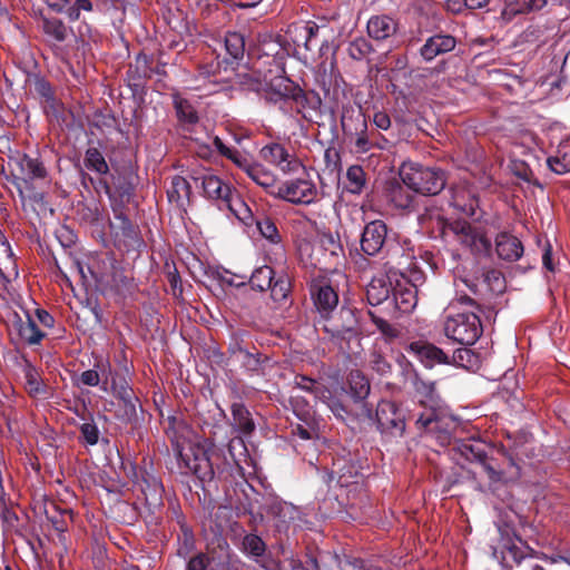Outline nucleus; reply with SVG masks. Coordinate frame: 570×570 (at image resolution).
<instances>
[{"instance_id": "f257e3e1", "label": "nucleus", "mask_w": 570, "mask_h": 570, "mask_svg": "<svg viewBox=\"0 0 570 570\" xmlns=\"http://www.w3.org/2000/svg\"><path fill=\"white\" fill-rule=\"evenodd\" d=\"M265 100L278 106V109L288 117L309 120V111H316L322 100L314 90L305 91L296 82L287 77L272 79L265 89Z\"/></svg>"}, {"instance_id": "f03ea898", "label": "nucleus", "mask_w": 570, "mask_h": 570, "mask_svg": "<svg viewBox=\"0 0 570 570\" xmlns=\"http://www.w3.org/2000/svg\"><path fill=\"white\" fill-rule=\"evenodd\" d=\"M55 323V317L43 308H36L33 314L24 311L23 316L12 312L9 315V334L26 345L35 346L47 336L45 328H52Z\"/></svg>"}, {"instance_id": "7ed1b4c3", "label": "nucleus", "mask_w": 570, "mask_h": 570, "mask_svg": "<svg viewBox=\"0 0 570 570\" xmlns=\"http://www.w3.org/2000/svg\"><path fill=\"white\" fill-rule=\"evenodd\" d=\"M473 296L462 294L458 296V302L462 305L474 307L482 314L485 309H492V299L505 291L504 275L494 268L484 271L481 279L465 281Z\"/></svg>"}, {"instance_id": "20e7f679", "label": "nucleus", "mask_w": 570, "mask_h": 570, "mask_svg": "<svg viewBox=\"0 0 570 570\" xmlns=\"http://www.w3.org/2000/svg\"><path fill=\"white\" fill-rule=\"evenodd\" d=\"M323 321V331L342 351L353 352L352 342H356L360 346L362 331L356 309L342 306L337 312L325 316Z\"/></svg>"}, {"instance_id": "39448f33", "label": "nucleus", "mask_w": 570, "mask_h": 570, "mask_svg": "<svg viewBox=\"0 0 570 570\" xmlns=\"http://www.w3.org/2000/svg\"><path fill=\"white\" fill-rule=\"evenodd\" d=\"M400 177L409 189L423 196L439 195L448 181L443 169L419 163H404L400 169Z\"/></svg>"}, {"instance_id": "423d86ee", "label": "nucleus", "mask_w": 570, "mask_h": 570, "mask_svg": "<svg viewBox=\"0 0 570 570\" xmlns=\"http://www.w3.org/2000/svg\"><path fill=\"white\" fill-rule=\"evenodd\" d=\"M438 229L442 238L452 234L458 243L469 248L474 255H488L491 252V240L466 220L449 222L438 216Z\"/></svg>"}, {"instance_id": "0eeeda50", "label": "nucleus", "mask_w": 570, "mask_h": 570, "mask_svg": "<svg viewBox=\"0 0 570 570\" xmlns=\"http://www.w3.org/2000/svg\"><path fill=\"white\" fill-rule=\"evenodd\" d=\"M17 174H13V185L18 194L24 203L26 199L33 202H41L43 199L42 193H39L35 187V181L45 180L47 178V169L43 163L30 155L23 154L16 160Z\"/></svg>"}, {"instance_id": "6e6552de", "label": "nucleus", "mask_w": 570, "mask_h": 570, "mask_svg": "<svg viewBox=\"0 0 570 570\" xmlns=\"http://www.w3.org/2000/svg\"><path fill=\"white\" fill-rule=\"evenodd\" d=\"M480 313L472 307L471 311L449 315L444 323L445 336L464 346L474 345L483 333Z\"/></svg>"}, {"instance_id": "1a4fd4ad", "label": "nucleus", "mask_w": 570, "mask_h": 570, "mask_svg": "<svg viewBox=\"0 0 570 570\" xmlns=\"http://www.w3.org/2000/svg\"><path fill=\"white\" fill-rule=\"evenodd\" d=\"M341 126L345 138L354 144L356 153L365 154L373 148H383L372 139L373 134H368L367 120L360 106L343 107Z\"/></svg>"}, {"instance_id": "9d476101", "label": "nucleus", "mask_w": 570, "mask_h": 570, "mask_svg": "<svg viewBox=\"0 0 570 570\" xmlns=\"http://www.w3.org/2000/svg\"><path fill=\"white\" fill-rule=\"evenodd\" d=\"M320 402L324 403L337 420L345 423L373 419L372 405L358 409L344 386L335 390L326 387L321 393Z\"/></svg>"}, {"instance_id": "9b49d317", "label": "nucleus", "mask_w": 570, "mask_h": 570, "mask_svg": "<svg viewBox=\"0 0 570 570\" xmlns=\"http://www.w3.org/2000/svg\"><path fill=\"white\" fill-rule=\"evenodd\" d=\"M375 422L383 438H402L406 428V412L395 402L383 400L376 406Z\"/></svg>"}, {"instance_id": "f8f14e48", "label": "nucleus", "mask_w": 570, "mask_h": 570, "mask_svg": "<svg viewBox=\"0 0 570 570\" xmlns=\"http://www.w3.org/2000/svg\"><path fill=\"white\" fill-rule=\"evenodd\" d=\"M308 289L313 305L321 318L335 312L338 305V294L327 277H313L309 282Z\"/></svg>"}, {"instance_id": "ddd939ff", "label": "nucleus", "mask_w": 570, "mask_h": 570, "mask_svg": "<svg viewBox=\"0 0 570 570\" xmlns=\"http://www.w3.org/2000/svg\"><path fill=\"white\" fill-rule=\"evenodd\" d=\"M316 196L317 189L314 183L296 178L279 185L275 197L295 205H308L315 200Z\"/></svg>"}, {"instance_id": "4468645a", "label": "nucleus", "mask_w": 570, "mask_h": 570, "mask_svg": "<svg viewBox=\"0 0 570 570\" xmlns=\"http://www.w3.org/2000/svg\"><path fill=\"white\" fill-rule=\"evenodd\" d=\"M361 250L365 256H377L383 253L387 244V225L375 219L367 223L361 234Z\"/></svg>"}, {"instance_id": "2eb2a0df", "label": "nucleus", "mask_w": 570, "mask_h": 570, "mask_svg": "<svg viewBox=\"0 0 570 570\" xmlns=\"http://www.w3.org/2000/svg\"><path fill=\"white\" fill-rule=\"evenodd\" d=\"M38 21L45 42L50 47H57L75 37L73 29L57 16L40 12Z\"/></svg>"}, {"instance_id": "dca6fc26", "label": "nucleus", "mask_w": 570, "mask_h": 570, "mask_svg": "<svg viewBox=\"0 0 570 570\" xmlns=\"http://www.w3.org/2000/svg\"><path fill=\"white\" fill-rule=\"evenodd\" d=\"M242 550L265 570H283L281 561L271 553H266L265 542L255 533H248L243 538Z\"/></svg>"}, {"instance_id": "f3484780", "label": "nucleus", "mask_w": 570, "mask_h": 570, "mask_svg": "<svg viewBox=\"0 0 570 570\" xmlns=\"http://www.w3.org/2000/svg\"><path fill=\"white\" fill-rule=\"evenodd\" d=\"M404 350L429 368L435 364H450V357L443 350L424 340L410 342L404 346Z\"/></svg>"}, {"instance_id": "a211bd4d", "label": "nucleus", "mask_w": 570, "mask_h": 570, "mask_svg": "<svg viewBox=\"0 0 570 570\" xmlns=\"http://www.w3.org/2000/svg\"><path fill=\"white\" fill-rule=\"evenodd\" d=\"M317 244L323 253L324 268H337L344 259V248L340 235L332 232H322L317 236Z\"/></svg>"}, {"instance_id": "6ab92c4d", "label": "nucleus", "mask_w": 570, "mask_h": 570, "mask_svg": "<svg viewBox=\"0 0 570 570\" xmlns=\"http://www.w3.org/2000/svg\"><path fill=\"white\" fill-rule=\"evenodd\" d=\"M456 45L458 40L452 35L438 32L425 40L423 46L420 48L419 53L425 62H431L438 56L453 51Z\"/></svg>"}, {"instance_id": "aec40b11", "label": "nucleus", "mask_w": 570, "mask_h": 570, "mask_svg": "<svg viewBox=\"0 0 570 570\" xmlns=\"http://www.w3.org/2000/svg\"><path fill=\"white\" fill-rule=\"evenodd\" d=\"M191 179L196 185L200 184L203 188V195L207 199L220 202L222 205L226 198L230 196L234 187L222 180L218 176L206 173L202 175H193Z\"/></svg>"}, {"instance_id": "412c9836", "label": "nucleus", "mask_w": 570, "mask_h": 570, "mask_svg": "<svg viewBox=\"0 0 570 570\" xmlns=\"http://www.w3.org/2000/svg\"><path fill=\"white\" fill-rule=\"evenodd\" d=\"M268 512L266 513L273 521L277 531H286L288 525L299 518L298 509L286 501H283L277 495L269 499Z\"/></svg>"}, {"instance_id": "4be33fe9", "label": "nucleus", "mask_w": 570, "mask_h": 570, "mask_svg": "<svg viewBox=\"0 0 570 570\" xmlns=\"http://www.w3.org/2000/svg\"><path fill=\"white\" fill-rule=\"evenodd\" d=\"M417 304V289L412 286H406L399 279L393 285L390 306H393L395 312L407 314L412 312Z\"/></svg>"}, {"instance_id": "5701e85b", "label": "nucleus", "mask_w": 570, "mask_h": 570, "mask_svg": "<svg viewBox=\"0 0 570 570\" xmlns=\"http://www.w3.org/2000/svg\"><path fill=\"white\" fill-rule=\"evenodd\" d=\"M45 2L55 13H65L69 22L78 21L82 12L94 11L91 0H45Z\"/></svg>"}, {"instance_id": "b1692460", "label": "nucleus", "mask_w": 570, "mask_h": 570, "mask_svg": "<svg viewBox=\"0 0 570 570\" xmlns=\"http://www.w3.org/2000/svg\"><path fill=\"white\" fill-rule=\"evenodd\" d=\"M346 391L358 409H362L363 405H371L367 402V397L371 392V384L362 371L352 370L348 373Z\"/></svg>"}, {"instance_id": "393cba45", "label": "nucleus", "mask_w": 570, "mask_h": 570, "mask_svg": "<svg viewBox=\"0 0 570 570\" xmlns=\"http://www.w3.org/2000/svg\"><path fill=\"white\" fill-rule=\"evenodd\" d=\"M215 459H219L218 455H208L206 452H202L200 455H195L193 461L187 462L189 470L197 476V479L205 483L214 480L215 475L220 478L223 470L217 466L215 469Z\"/></svg>"}, {"instance_id": "a878e982", "label": "nucleus", "mask_w": 570, "mask_h": 570, "mask_svg": "<svg viewBox=\"0 0 570 570\" xmlns=\"http://www.w3.org/2000/svg\"><path fill=\"white\" fill-rule=\"evenodd\" d=\"M259 155L265 161L279 167L284 173L294 170L298 165L296 160L288 159L289 154L287 149L277 142L264 146Z\"/></svg>"}, {"instance_id": "bb28decb", "label": "nucleus", "mask_w": 570, "mask_h": 570, "mask_svg": "<svg viewBox=\"0 0 570 570\" xmlns=\"http://www.w3.org/2000/svg\"><path fill=\"white\" fill-rule=\"evenodd\" d=\"M397 28V21L386 14L371 17L366 26L368 36L377 41L391 38L396 33Z\"/></svg>"}, {"instance_id": "cd10ccee", "label": "nucleus", "mask_w": 570, "mask_h": 570, "mask_svg": "<svg viewBox=\"0 0 570 570\" xmlns=\"http://www.w3.org/2000/svg\"><path fill=\"white\" fill-rule=\"evenodd\" d=\"M495 250L499 258L515 262L523 254V245L518 237L509 233H500L495 238Z\"/></svg>"}, {"instance_id": "c85d7f7f", "label": "nucleus", "mask_w": 570, "mask_h": 570, "mask_svg": "<svg viewBox=\"0 0 570 570\" xmlns=\"http://www.w3.org/2000/svg\"><path fill=\"white\" fill-rule=\"evenodd\" d=\"M393 289V283L387 277H373L366 286V299L372 306L381 305L385 302L390 304Z\"/></svg>"}, {"instance_id": "c756f323", "label": "nucleus", "mask_w": 570, "mask_h": 570, "mask_svg": "<svg viewBox=\"0 0 570 570\" xmlns=\"http://www.w3.org/2000/svg\"><path fill=\"white\" fill-rule=\"evenodd\" d=\"M250 489V494L246 493V503H244V510L247 512L254 521L262 522L264 520V515L268 512V505L271 503L269 499H274V494H264L257 492L253 487Z\"/></svg>"}, {"instance_id": "7c9ffc66", "label": "nucleus", "mask_w": 570, "mask_h": 570, "mask_svg": "<svg viewBox=\"0 0 570 570\" xmlns=\"http://www.w3.org/2000/svg\"><path fill=\"white\" fill-rule=\"evenodd\" d=\"M191 186L188 180L179 175H175L167 189L168 202L175 204L179 209L186 210V205L190 203Z\"/></svg>"}, {"instance_id": "2f4dec72", "label": "nucleus", "mask_w": 570, "mask_h": 570, "mask_svg": "<svg viewBox=\"0 0 570 570\" xmlns=\"http://www.w3.org/2000/svg\"><path fill=\"white\" fill-rule=\"evenodd\" d=\"M171 97L178 122L184 127L196 125L199 116L193 104L179 94H174Z\"/></svg>"}, {"instance_id": "473e14b6", "label": "nucleus", "mask_w": 570, "mask_h": 570, "mask_svg": "<svg viewBox=\"0 0 570 570\" xmlns=\"http://www.w3.org/2000/svg\"><path fill=\"white\" fill-rule=\"evenodd\" d=\"M223 206L226 207L230 213H233L245 225L254 224L255 217L249 206L240 197L236 188L233 189L230 196L226 198Z\"/></svg>"}, {"instance_id": "72a5a7b5", "label": "nucleus", "mask_w": 570, "mask_h": 570, "mask_svg": "<svg viewBox=\"0 0 570 570\" xmlns=\"http://www.w3.org/2000/svg\"><path fill=\"white\" fill-rule=\"evenodd\" d=\"M247 176L264 188L267 194L274 197L276 196L278 187L276 186V176L269 169L261 164L254 163V165L249 167Z\"/></svg>"}, {"instance_id": "f704fd0d", "label": "nucleus", "mask_w": 570, "mask_h": 570, "mask_svg": "<svg viewBox=\"0 0 570 570\" xmlns=\"http://www.w3.org/2000/svg\"><path fill=\"white\" fill-rule=\"evenodd\" d=\"M233 426L242 434L249 435L255 430L250 412L243 403H233L230 406Z\"/></svg>"}, {"instance_id": "c9c22d12", "label": "nucleus", "mask_w": 570, "mask_h": 570, "mask_svg": "<svg viewBox=\"0 0 570 570\" xmlns=\"http://www.w3.org/2000/svg\"><path fill=\"white\" fill-rule=\"evenodd\" d=\"M226 53L229 57L228 62L239 63L245 55V36L238 31H227L224 38Z\"/></svg>"}, {"instance_id": "e433bc0d", "label": "nucleus", "mask_w": 570, "mask_h": 570, "mask_svg": "<svg viewBox=\"0 0 570 570\" xmlns=\"http://www.w3.org/2000/svg\"><path fill=\"white\" fill-rule=\"evenodd\" d=\"M547 163L549 168L558 175L570 171V137L560 142L556 155L549 157Z\"/></svg>"}, {"instance_id": "4c0bfd02", "label": "nucleus", "mask_w": 570, "mask_h": 570, "mask_svg": "<svg viewBox=\"0 0 570 570\" xmlns=\"http://www.w3.org/2000/svg\"><path fill=\"white\" fill-rule=\"evenodd\" d=\"M111 287L115 293L121 297L130 296L136 291L134 277L128 275L124 269L112 267Z\"/></svg>"}, {"instance_id": "58836bf2", "label": "nucleus", "mask_w": 570, "mask_h": 570, "mask_svg": "<svg viewBox=\"0 0 570 570\" xmlns=\"http://www.w3.org/2000/svg\"><path fill=\"white\" fill-rule=\"evenodd\" d=\"M78 416L83 421L78 425L80 441L89 446L98 444L100 430L94 420V415L91 413H88V415L78 413Z\"/></svg>"}, {"instance_id": "ea45409f", "label": "nucleus", "mask_w": 570, "mask_h": 570, "mask_svg": "<svg viewBox=\"0 0 570 570\" xmlns=\"http://www.w3.org/2000/svg\"><path fill=\"white\" fill-rule=\"evenodd\" d=\"M345 188L348 193L360 195L366 186V173L360 165H352L346 170Z\"/></svg>"}, {"instance_id": "a19ab883", "label": "nucleus", "mask_w": 570, "mask_h": 570, "mask_svg": "<svg viewBox=\"0 0 570 570\" xmlns=\"http://www.w3.org/2000/svg\"><path fill=\"white\" fill-rule=\"evenodd\" d=\"M115 219L118 222L112 225L120 235L130 243L138 242V227L129 219V217L120 209H114Z\"/></svg>"}, {"instance_id": "79ce46f5", "label": "nucleus", "mask_w": 570, "mask_h": 570, "mask_svg": "<svg viewBox=\"0 0 570 570\" xmlns=\"http://www.w3.org/2000/svg\"><path fill=\"white\" fill-rule=\"evenodd\" d=\"M83 164L87 169L99 175H107L109 173V166L102 153L96 147H89L86 150Z\"/></svg>"}, {"instance_id": "37998d69", "label": "nucleus", "mask_w": 570, "mask_h": 570, "mask_svg": "<svg viewBox=\"0 0 570 570\" xmlns=\"http://www.w3.org/2000/svg\"><path fill=\"white\" fill-rule=\"evenodd\" d=\"M274 269L267 265L256 268L249 279L253 289L264 292L271 287L274 281Z\"/></svg>"}, {"instance_id": "c03bdc74", "label": "nucleus", "mask_w": 570, "mask_h": 570, "mask_svg": "<svg viewBox=\"0 0 570 570\" xmlns=\"http://www.w3.org/2000/svg\"><path fill=\"white\" fill-rule=\"evenodd\" d=\"M120 401L122 403V413L119 415V419L125 423L137 425L139 421L138 406L142 412V407L139 405V399L134 393L126 399H121Z\"/></svg>"}, {"instance_id": "a18cd8bd", "label": "nucleus", "mask_w": 570, "mask_h": 570, "mask_svg": "<svg viewBox=\"0 0 570 570\" xmlns=\"http://www.w3.org/2000/svg\"><path fill=\"white\" fill-rule=\"evenodd\" d=\"M255 352L247 350L240 356L242 366L252 373H258L263 370L264 364L269 361V357L261 352H258L255 347H253Z\"/></svg>"}, {"instance_id": "49530a36", "label": "nucleus", "mask_w": 570, "mask_h": 570, "mask_svg": "<svg viewBox=\"0 0 570 570\" xmlns=\"http://www.w3.org/2000/svg\"><path fill=\"white\" fill-rule=\"evenodd\" d=\"M368 366L383 379H390L392 376V364L386 360L384 354L377 350L371 351L368 355Z\"/></svg>"}, {"instance_id": "de8ad7c7", "label": "nucleus", "mask_w": 570, "mask_h": 570, "mask_svg": "<svg viewBox=\"0 0 570 570\" xmlns=\"http://www.w3.org/2000/svg\"><path fill=\"white\" fill-rule=\"evenodd\" d=\"M367 315L386 342H392L401 335V331L395 325H392L375 312L368 309Z\"/></svg>"}, {"instance_id": "09e8293b", "label": "nucleus", "mask_w": 570, "mask_h": 570, "mask_svg": "<svg viewBox=\"0 0 570 570\" xmlns=\"http://www.w3.org/2000/svg\"><path fill=\"white\" fill-rule=\"evenodd\" d=\"M389 197L394 206L400 209H410L414 204L413 195L400 184L390 188Z\"/></svg>"}, {"instance_id": "8fccbe9b", "label": "nucleus", "mask_w": 570, "mask_h": 570, "mask_svg": "<svg viewBox=\"0 0 570 570\" xmlns=\"http://www.w3.org/2000/svg\"><path fill=\"white\" fill-rule=\"evenodd\" d=\"M478 363V355L468 347H461L454 351L450 364L466 370L473 368Z\"/></svg>"}, {"instance_id": "3c124183", "label": "nucleus", "mask_w": 570, "mask_h": 570, "mask_svg": "<svg viewBox=\"0 0 570 570\" xmlns=\"http://www.w3.org/2000/svg\"><path fill=\"white\" fill-rule=\"evenodd\" d=\"M254 223L256 224L257 229L264 238L271 240L272 243H278L281 240L278 229L272 218L266 216H262L259 218L255 217Z\"/></svg>"}, {"instance_id": "603ef678", "label": "nucleus", "mask_w": 570, "mask_h": 570, "mask_svg": "<svg viewBox=\"0 0 570 570\" xmlns=\"http://www.w3.org/2000/svg\"><path fill=\"white\" fill-rule=\"evenodd\" d=\"M411 382L416 393L424 396L426 402L431 403V405L436 404L438 397L435 394L434 382L424 381L420 377V375H415V377ZM421 403L424 404L425 401H421Z\"/></svg>"}, {"instance_id": "864d4df0", "label": "nucleus", "mask_w": 570, "mask_h": 570, "mask_svg": "<svg viewBox=\"0 0 570 570\" xmlns=\"http://www.w3.org/2000/svg\"><path fill=\"white\" fill-rule=\"evenodd\" d=\"M24 379L28 393L31 396H39L46 394V386L42 384L39 373L35 367H27L24 372Z\"/></svg>"}, {"instance_id": "5fc2aeb1", "label": "nucleus", "mask_w": 570, "mask_h": 570, "mask_svg": "<svg viewBox=\"0 0 570 570\" xmlns=\"http://www.w3.org/2000/svg\"><path fill=\"white\" fill-rule=\"evenodd\" d=\"M268 289H271V297L274 302H283L287 298L291 291L289 279L283 275L277 278L274 276V281Z\"/></svg>"}, {"instance_id": "6e6d98bb", "label": "nucleus", "mask_w": 570, "mask_h": 570, "mask_svg": "<svg viewBox=\"0 0 570 570\" xmlns=\"http://www.w3.org/2000/svg\"><path fill=\"white\" fill-rule=\"evenodd\" d=\"M295 385H296V387L313 394L315 396V399L318 401L321 399V393L323 392V390H326V387H327L324 384H322V383L317 382L316 380L311 379L306 375H296L295 376Z\"/></svg>"}, {"instance_id": "4d7b16f0", "label": "nucleus", "mask_w": 570, "mask_h": 570, "mask_svg": "<svg viewBox=\"0 0 570 570\" xmlns=\"http://www.w3.org/2000/svg\"><path fill=\"white\" fill-rule=\"evenodd\" d=\"M347 51L352 59L362 60L373 51V47L367 39L358 37L350 43Z\"/></svg>"}, {"instance_id": "13d9d810", "label": "nucleus", "mask_w": 570, "mask_h": 570, "mask_svg": "<svg viewBox=\"0 0 570 570\" xmlns=\"http://www.w3.org/2000/svg\"><path fill=\"white\" fill-rule=\"evenodd\" d=\"M109 384L111 392L118 400L126 399L134 394V390L128 384L126 377L119 373H115V375L111 376Z\"/></svg>"}, {"instance_id": "bf43d9fd", "label": "nucleus", "mask_w": 570, "mask_h": 570, "mask_svg": "<svg viewBox=\"0 0 570 570\" xmlns=\"http://www.w3.org/2000/svg\"><path fill=\"white\" fill-rule=\"evenodd\" d=\"M462 455L471 461L480 464L488 458L485 449L482 444H463L461 448Z\"/></svg>"}, {"instance_id": "052dcab7", "label": "nucleus", "mask_w": 570, "mask_h": 570, "mask_svg": "<svg viewBox=\"0 0 570 570\" xmlns=\"http://www.w3.org/2000/svg\"><path fill=\"white\" fill-rule=\"evenodd\" d=\"M406 286H412L417 289L419 286L425 282V274L422 269L416 266L410 267L406 273H401V279H399Z\"/></svg>"}, {"instance_id": "680f3d73", "label": "nucleus", "mask_w": 570, "mask_h": 570, "mask_svg": "<svg viewBox=\"0 0 570 570\" xmlns=\"http://www.w3.org/2000/svg\"><path fill=\"white\" fill-rule=\"evenodd\" d=\"M512 171L518 178L529 184H533L534 186H541L540 183L534 178V174L527 163L522 160L513 161Z\"/></svg>"}, {"instance_id": "e2e57ef3", "label": "nucleus", "mask_w": 570, "mask_h": 570, "mask_svg": "<svg viewBox=\"0 0 570 570\" xmlns=\"http://www.w3.org/2000/svg\"><path fill=\"white\" fill-rule=\"evenodd\" d=\"M166 268H167L166 276H167V281L170 286V292L175 298H179L183 295V283H181L179 272L175 264L171 267L168 264H166Z\"/></svg>"}, {"instance_id": "0e129e2a", "label": "nucleus", "mask_w": 570, "mask_h": 570, "mask_svg": "<svg viewBox=\"0 0 570 570\" xmlns=\"http://www.w3.org/2000/svg\"><path fill=\"white\" fill-rule=\"evenodd\" d=\"M334 466H337L334 472L338 474V483L341 485H347L352 482H355L354 479L358 476V471L353 464H344L341 466L340 462H336L334 463Z\"/></svg>"}, {"instance_id": "69168bd1", "label": "nucleus", "mask_w": 570, "mask_h": 570, "mask_svg": "<svg viewBox=\"0 0 570 570\" xmlns=\"http://www.w3.org/2000/svg\"><path fill=\"white\" fill-rule=\"evenodd\" d=\"M94 367L99 372L100 374V387L104 391L108 390V384L110 382V379L115 373L111 371V364L108 360L99 358L96 360Z\"/></svg>"}, {"instance_id": "338daca9", "label": "nucleus", "mask_w": 570, "mask_h": 570, "mask_svg": "<svg viewBox=\"0 0 570 570\" xmlns=\"http://www.w3.org/2000/svg\"><path fill=\"white\" fill-rule=\"evenodd\" d=\"M396 362L401 368V372H400V382L401 383L412 381L415 377V375H419L414 365L403 354H400L396 357Z\"/></svg>"}, {"instance_id": "774afa93", "label": "nucleus", "mask_w": 570, "mask_h": 570, "mask_svg": "<svg viewBox=\"0 0 570 570\" xmlns=\"http://www.w3.org/2000/svg\"><path fill=\"white\" fill-rule=\"evenodd\" d=\"M35 91L40 98L45 99L46 102L50 104L51 106L55 104L56 100L53 89L49 81L46 79L38 78L35 81Z\"/></svg>"}]
</instances>
